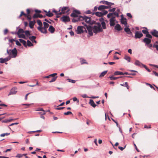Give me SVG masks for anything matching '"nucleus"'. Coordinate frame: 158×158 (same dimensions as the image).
<instances>
[{
    "mask_svg": "<svg viewBox=\"0 0 158 158\" xmlns=\"http://www.w3.org/2000/svg\"><path fill=\"white\" fill-rule=\"evenodd\" d=\"M17 35L19 38H22L25 39H27L31 35L29 31L27 30L25 31L21 28L19 29L17 33Z\"/></svg>",
    "mask_w": 158,
    "mask_h": 158,
    "instance_id": "obj_1",
    "label": "nucleus"
},
{
    "mask_svg": "<svg viewBox=\"0 0 158 158\" xmlns=\"http://www.w3.org/2000/svg\"><path fill=\"white\" fill-rule=\"evenodd\" d=\"M7 54L9 55V57L10 59L11 58H15L17 56V51L15 48H14L13 50L7 49L6 51Z\"/></svg>",
    "mask_w": 158,
    "mask_h": 158,
    "instance_id": "obj_2",
    "label": "nucleus"
},
{
    "mask_svg": "<svg viewBox=\"0 0 158 158\" xmlns=\"http://www.w3.org/2000/svg\"><path fill=\"white\" fill-rule=\"evenodd\" d=\"M44 27H37L38 30L40 31L42 33L46 34L47 32V29L49 25L48 23L46 22H43Z\"/></svg>",
    "mask_w": 158,
    "mask_h": 158,
    "instance_id": "obj_3",
    "label": "nucleus"
},
{
    "mask_svg": "<svg viewBox=\"0 0 158 158\" xmlns=\"http://www.w3.org/2000/svg\"><path fill=\"white\" fill-rule=\"evenodd\" d=\"M116 16L112 15L109 18H110V27H111L114 26L115 24L118 23V21L116 19Z\"/></svg>",
    "mask_w": 158,
    "mask_h": 158,
    "instance_id": "obj_4",
    "label": "nucleus"
},
{
    "mask_svg": "<svg viewBox=\"0 0 158 158\" xmlns=\"http://www.w3.org/2000/svg\"><path fill=\"white\" fill-rule=\"evenodd\" d=\"M120 12V10L119 9H118L114 13H110L107 15V17L109 18L112 15H114L117 17H119V13Z\"/></svg>",
    "mask_w": 158,
    "mask_h": 158,
    "instance_id": "obj_5",
    "label": "nucleus"
},
{
    "mask_svg": "<svg viewBox=\"0 0 158 158\" xmlns=\"http://www.w3.org/2000/svg\"><path fill=\"white\" fill-rule=\"evenodd\" d=\"M80 17L89 24H91L93 23L92 22L91 19L90 17L86 16H84V17L80 16Z\"/></svg>",
    "mask_w": 158,
    "mask_h": 158,
    "instance_id": "obj_6",
    "label": "nucleus"
},
{
    "mask_svg": "<svg viewBox=\"0 0 158 158\" xmlns=\"http://www.w3.org/2000/svg\"><path fill=\"white\" fill-rule=\"evenodd\" d=\"M82 24L84 25L86 27V28L88 31L89 34L90 35H92L93 34L92 31L93 30V27H92L89 25H87L85 24L84 22H82Z\"/></svg>",
    "mask_w": 158,
    "mask_h": 158,
    "instance_id": "obj_7",
    "label": "nucleus"
},
{
    "mask_svg": "<svg viewBox=\"0 0 158 158\" xmlns=\"http://www.w3.org/2000/svg\"><path fill=\"white\" fill-rule=\"evenodd\" d=\"M93 31L94 33H97L99 32H101L102 31L100 26H94L93 27Z\"/></svg>",
    "mask_w": 158,
    "mask_h": 158,
    "instance_id": "obj_8",
    "label": "nucleus"
},
{
    "mask_svg": "<svg viewBox=\"0 0 158 158\" xmlns=\"http://www.w3.org/2000/svg\"><path fill=\"white\" fill-rule=\"evenodd\" d=\"M83 29L86 31V32H87L85 27L82 26H78L77 28V33L80 34L82 33H83Z\"/></svg>",
    "mask_w": 158,
    "mask_h": 158,
    "instance_id": "obj_9",
    "label": "nucleus"
},
{
    "mask_svg": "<svg viewBox=\"0 0 158 158\" xmlns=\"http://www.w3.org/2000/svg\"><path fill=\"white\" fill-rule=\"evenodd\" d=\"M100 3L101 4H102L105 5H108L107 6H109L110 7V8H111V6L112 5H114V3H112L111 2H109L107 1L103 0L101 1L100 2Z\"/></svg>",
    "mask_w": 158,
    "mask_h": 158,
    "instance_id": "obj_10",
    "label": "nucleus"
},
{
    "mask_svg": "<svg viewBox=\"0 0 158 158\" xmlns=\"http://www.w3.org/2000/svg\"><path fill=\"white\" fill-rule=\"evenodd\" d=\"M60 19L64 23H66L70 21L69 17L67 15H63L61 17Z\"/></svg>",
    "mask_w": 158,
    "mask_h": 158,
    "instance_id": "obj_11",
    "label": "nucleus"
},
{
    "mask_svg": "<svg viewBox=\"0 0 158 158\" xmlns=\"http://www.w3.org/2000/svg\"><path fill=\"white\" fill-rule=\"evenodd\" d=\"M143 36V35L140 31H136L135 32V38L136 39L140 38Z\"/></svg>",
    "mask_w": 158,
    "mask_h": 158,
    "instance_id": "obj_12",
    "label": "nucleus"
},
{
    "mask_svg": "<svg viewBox=\"0 0 158 158\" xmlns=\"http://www.w3.org/2000/svg\"><path fill=\"white\" fill-rule=\"evenodd\" d=\"M17 88L16 87H14L12 88L11 89L8 95L9 96L12 94H16L17 92Z\"/></svg>",
    "mask_w": 158,
    "mask_h": 158,
    "instance_id": "obj_13",
    "label": "nucleus"
},
{
    "mask_svg": "<svg viewBox=\"0 0 158 158\" xmlns=\"http://www.w3.org/2000/svg\"><path fill=\"white\" fill-rule=\"evenodd\" d=\"M109 8H110V7L109 6H106L103 5H101L100 6L98 7V10H99L101 11L104 10H105Z\"/></svg>",
    "mask_w": 158,
    "mask_h": 158,
    "instance_id": "obj_14",
    "label": "nucleus"
},
{
    "mask_svg": "<svg viewBox=\"0 0 158 158\" xmlns=\"http://www.w3.org/2000/svg\"><path fill=\"white\" fill-rule=\"evenodd\" d=\"M121 22L122 24L124 25L125 26H127V19L126 18H124L123 15H121Z\"/></svg>",
    "mask_w": 158,
    "mask_h": 158,
    "instance_id": "obj_15",
    "label": "nucleus"
},
{
    "mask_svg": "<svg viewBox=\"0 0 158 158\" xmlns=\"http://www.w3.org/2000/svg\"><path fill=\"white\" fill-rule=\"evenodd\" d=\"M10 59L9 57L6 58H0V62L1 63H3L7 61H8L10 60Z\"/></svg>",
    "mask_w": 158,
    "mask_h": 158,
    "instance_id": "obj_16",
    "label": "nucleus"
},
{
    "mask_svg": "<svg viewBox=\"0 0 158 158\" xmlns=\"http://www.w3.org/2000/svg\"><path fill=\"white\" fill-rule=\"evenodd\" d=\"M134 64L140 67H141V66H143V64L138 60H135Z\"/></svg>",
    "mask_w": 158,
    "mask_h": 158,
    "instance_id": "obj_17",
    "label": "nucleus"
},
{
    "mask_svg": "<svg viewBox=\"0 0 158 158\" xmlns=\"http://www.w3.org/2000/svg\"><path fill=\"white\" fill-rule=\"evenodd\" d=\"M114 29L118 31H119L122 30L120 25L118 24H117L114 27Z\"/></svg>",
    "mask_w": 158,
    "mask_h": 158,
    "instance_id": "obj_18",
    "label": "nucleus"
},
{
    "mask_svg": "<svg viewBox=\"0 0 158 158\" xmlns=\"http://www.w3.org/2000/svg\"><path fill=\"white\" fill-rule=\"evenodd\" d=\"M143 42L147 44H149L151 42V40L148 38H145L143 40Z\"/></svg>",
    "mask_w": 158,
    "mask_h": 158,
    "instance_id": "obj_19",
    "label": "nucleus"
},
{
    "mask_svg": "<svg viewBox=\"0 0 158 158\" xmlns=\"http://www.w3.org/2000/svg\"><path fill=\"white\" fill-rule=\"evenodd\" d=\"M151 33L153 36L157 37H158V31L156 30H154L151 32Z\"/></svg>",
    "mask_w": 158,
    "mask_h": 158,
    "instance_id": "obj_20",
    "label": "nucleus"
},
{
    "mask_svg": "<svg viewBox=\"0 0 158 158\" xmlns=\"http://www.w3.org/2000/svg\"><path fill=\"white\" fill-rule=\"evenodd\" d=\"M69 10L67 7H65L62 8L61 9V11L62 13H64L69 11Z\"/></svg>",
    "mask_w": 158,
    "mask_h": 158,
    "instance_id": "obj_21",
    "label": "nucleus"
},
{
    "mask_svg": "<svg viewBox=\"0 0 158 158\" xmlns=\"http://www.w3.org/2000/svg\"><path fill=\"white\" fill-rule=\"evenodd\" d=\"M89 103L91 106L94 108H95L97 106V105L95 103L94 101L92 99H90L89 100Z\"/></svg>",
    "mask_w": 158,
    "mask_h": 158,
    "instance_id": "obj_22",
    "label": "nucleus"
},
{
    "mask_svg": "<svg viewBox=\"0 0 158 158\" xmlns=\"http://www.w3.org/2000/svg\"><path fill=\"white\" fill-rule=\"evenodd\" d=\"M48 30L51 33H53L55 31V28L52 26H50Z\"/></svg>",
    "mask_w": 158,
    "mask_h": 158,
    "instance_id": "obj_23",
    "label": "nucleus"
},
{
    "mask_svg": "<svg viewBox=\"0 0 158 158\" xmlns=\"http://www.w3.org/2000/svg\"><path fill=\"white\" fill-rule=\"evenodd\" d=\"M19 40L20 42L21 43L23 44L25 47H27V43L25 40L21 39H19Z\"/></svg>",
    "mask_w": 158,
    "mask_h": 158,
    "instance_id": "obj_24",
    "label": "nucleus"
},
{
    "mask_svg": "<svg viewBox=\"0 0 158 158\" xmlns=\"http://www.w3.org/2000/svg\"><path fill=\"white\" fill-rule=\"evenodd\" d=\"M124 31L128 34H130L131 33L130 29L128 27H125Z\"/></svg>",
    "mask_w": 158,
    "mask_h": 158,
    "instance_id": "obj_25",
    "label": "nucleus"
},
{
    "mask_svg": "<svg viewBox=\"0 0 158 158\" xmlns=\"http://www.w3.org/2000/svg\"><path fill=\"white\" fill-rule=\"evenodd\" d=\"M114 74V75H123V73L121 72L117 71L115 72Z\"/></svg>",
    "mask_w": 158,
    "mask_h": 158,
    "instance_id": "obj_26",
    "label": "nucleus"
},
{
    "mask_svg": "<svg viewBox=\"0 0 158 158\" xmlns=\"http://www.w3.org/2000/svg\"><path fill=\"white\" fill-rule=\"evenodd\" d=\"M29 40L32 41V43H33V41L35 39L36 37L34 36H29Z\"/></svg>",
    "mask_w": 158,
    "mask_h": 158,
    "instance_id": "obj_27",
    "label": "nucleus"
},
{
    "mask_svg": "<svg viewBox=\"0 0 158 158\" xmlns=\"http://www.w3.org/2000/svg\"><path fill=\"white\" fill-rule=\"evenodd\" d=\"M37 24L39 25V26L38 27H42L43 26V24L41 22V21L40 20H38L37 21Z\"/></svg>",
    "mask_w": 158,
    "mask_h": 158,
    "instance_id": "obj_28",
    "label": "nucleus"
},
{
    "mask_svg": "<svg viewBox=\"0 0 158 158\" xmlns=\"http://www.w3.org/2000/svg\"><path fill=\"white\" fill-rule=\"evenodd\" d=\"M27 46L28 47H31L33 46V44L30 40H27Z\"/></svg>",
    "mask_w": 158,
    "mask_h": 158,
    "instance_id": "obj_29",
    "label": "nucleus"
},
{
    "mask_svg": "<svg viewBox=\"0 0 158 158\" xmlns=\"http://www.w3.org/2000/svg\"><path fill=\"white\" fill-rule=\"evenodd\" d=\"M95 15L97 16L100 17L102 16V13L99 12H97L95 13Z\"/></svg>",
    "mask_w": 158,
    "mask_h": 158,
    "instance_id": "obj_30",
    "label": "nucleus"
},
{
    "mask_svg": "<svg viewBox=\"0 0 158 158\" xmlns=\"http://www.w3.org/2000/svg\"><path fill=\"white\" fill-rule=\"evenodd\" d=\"M124 59L125 60L127 61L128 62H130L131 58L129 56H128L127 55H125L124 56Z\"/></svg>",
    "mask_w": 158,
    "mask_h": 158,
    "instance_id": "obj_31",
    "label": "nucleus"
},
{
    "mask_svg": "<svg viewBox=\"0 0 158 158\" xmlns=\"http://www.w3.org/2000/svg\"><path fill=\"white\" fill-rule=\"evenodd\" d=\"M81 19V17H80V16L77 19H73L72 21L73 22H76L79 21Z\"/></svg>",
    "mask_w": 158,
    "mask_h": 158,
    "instance_id": "obj_32",
    "label": "nucleus"
},
{
    "mask_svg": "<svg viewBox=\"0 0 158 158\" xmlns=\"http://www.w3.org/2000/svg\"><path fill=\"white\" fill-rule=\"evenodd\" d=\"M46 15L48 17H50L52 16L53 14L52 13L50 12L49 11L46 14Z\"/></svg>",
    "mask_w": 158,
    "mask_h": 158,
    "instance_id": "obj_33",
    "label": "nucleus"
},
{
    "mask_svg": "<svg viewBox=\"0 0 158 158\" xmlns=\"http://www.w3.org/2000/svg\"><path fill=\"white\" fill-rule=\"evenodd\" d=\"M74 13L77 14L78 15L80 14L79 11L78 10H74L73 12L72 13V15H73Z\"/></svg>",
    "mask_w": 158,
    "mask_h": 158,
    "instance_id": "obj_34",
    "label": "nucleus"
},
{
    "mask_svg": "<svg viewBox=\"0 0 158 158\" xmlns=\"http://www.w3.org/2000/svg\"><path fill=\"white\" fill-rule=\"evenodd\" d=\"M101 25L102 26V27L103 29H105L106 28V24L105 22L103 21L102 22Z\"/></svg>",
    "mask_w": 158,
    "mask_h": 158,
    "instance_id": "obj_35",
    "label": "nucleus"
},
{
    "mask_svg": "<svg viewBox=\"0 0 158 158\" xmlns=\"http://www.w3.org/2000/svg\"><path fill=\"white\" fill-rule=\"evenodd\" d=\"M107 71H104L102 72L99 76V77H101L104 76L107 73Z\"/></svg>",
    "mask_w": 158,
    "mask_h": 158,
    "instance_id": "obj_36",
    "label": "nucleus"
},
{
    "mask_svg": "<svg viewBox=\"0 0 158 158\" xmlns=\"http://www.w3.org/2000/svg\"><path fill=\"white\" fill-rule=\"evenodd\" d=\"M80 62L81 64H87L86 61V60L83 59H80Z\"/></svg>",
    "mask_w": 158,
    "mask_h": 158,
    "instance_id": "obj_37",
    "label": "nucleus"
},
{
    "mask_svg": "<svg viewBox=\"0 0 158 158\" xmlns=\"http://www.w3.org/2000/svg\"><path fill=\"white\" fill-rule=\"evenodd\" d=\"M116 10V8H113L111 9H110L108 10V11L110 12H112V13H114V12H115Z\"/></svg>",
    "mask_w": 158,
    "mask_h": 158,
    "instance_id": "obj_38",
    "label": "nucleus"
},
{
    "mask_svg": "<svg viewBox=\"0 0 158 158\" xmlns=\"http://www.w3.org/2000/svg\"><path fill=\"white\" fill-rule=\"evenodd\" d=\"M109 78H110L111 80H115L119 78V77H114L113 76H111L109 77Z\"/></svg>",
    "mask_w": 158,
    "mask_h": 158,
    "instance_id": "obj_39",
    "label": "nucleus"
},
{
    "mask_svg": "<svg viewBox=\"0 0 158 158\" xmlns=\"http://www.w3.org/2000/svg\"><path fill=\"white\" fill-rule=\"evenodd\" d=\"M67 80H68L69 82H71L73 83H75L76 81L75 80L71 79H68Z\"/></svg>",
    "mask_w": 158,
    "mask_h": 158,
    "instance_id": "obj_40",
    "label": "nucleus"
},
{
    "mask_svg": "<svg viewBox=\"0 0 158 158\" xmlns=\"http://www.w3.org/2000/svg\"><path fill=\"white\" fill-rule=\"evenodd\" d=\"M57 78V77H53L52 79L49 81V82L51 83L55 81Z\"/></svg>",
    "mask_w": 158,
    "mask_h": 158,
    "instance_id": "obj_41",
    "label": "nucleus"
},
{
    "mask_svg": "<svg viewBox=\"0 0 158 158\" xmlns=\"http://www.w3.org/2000/svg\"><path fill=\"white\" fill-rule=\"evenodd\" d=\"M146 36L148 38L150 39L152 38V36L149 34V32L146 34Z\"/></svg>",
    "mask_w": 158,
    "mask_h": 158,
    "instance_id": "obj_42",
    "label": "nucleus"
},
{
    "mask_svg": "<svg viewBox=\"0 0 158 158\" xmlns=\"http://www.w3.org/2000/svg\"><path fill=\"white\" fill-rule=\"evenodd\" d=\"M101 12L102 13V16H103L107 14L108 12L107 11L104 10Z\"/></svg>",
    "mask_w": 158,
    "mask_h": 158,
    "instance_id": "obj_43",
    "label": "nucleus"
},
{
    "mask_svg": "<svg viewBox=\"0 0 158 158\" xmlns=\"http://www.w3.org/2000/svg\"><path fill=\"white\" fill-rule=\"evenodd\" d=\"M34 25V23L32 22H30L29 23V27H30L32 28L33 27V26Z\"/></svg>",
    "mask_w": 158,
    "mask_h": 158,
    "instance_id": "obj_44",
    "label": "nucleus"
},
{
    "mask_svg": "<svg viewBox=\"0 0 158 158\" xmlns=\"http://www.w3.org/2000/svg\"><path fill=\"white\" fill-rule=\"evenodd\" d=\"M81 96L83 98H90V97L88 96L85 94H82Z\"/></svg>",
    "mask_w": 158,
    "mask_h": 158,
    "instance_id": "obj_45",
    "label": "nucleus"
},
{
    "mask_svg": "<svg viewBox=\"0 0 158 158\" xmlns=\"http://www.w3.org/2000/svg\"><path fill=\"white\" fill-rule=\"evenodd\" d=\"M23 156V155H22V154H18L16 156V157H17V158H21Z\"/></svg>",
    "mask_w": 158,
    "mask_h": 158,
    "instance_id": "obj_46",
    "label": "nucleus"
},
{
    "mask_svg": "<svg viewBox=\"0 0 158 158\" xmlns=\"http://www.w3.org/2000/svg\"><path fill=\"white\" fill-rule=\"evenodd\" d=\"M22 15H24L26 16H27V15L24 14V13L22 11L21 12V14H20V15L19 16V18H20Z\"/></svg>",
    "mask_w": 158,
    "mask_h": 158,
    "instance_id": "obj_47",
    "label": "nucleus"
},
{
    "mask_svg": "<svg viewBox=\"0 0 158 158\" xmlns=\"http://www.w3.org/2000/svg\"><path fill=\"white\" fill-rule=\"evenodd\" d=\"M37 110L38 111H43V112L42 113V114H45V111H44L43 110L42 108H39L38 110Z\"/></svg>",
    "mask_w": 158,
    "mask_h": 158,
    "instance_id": "obj_48",
    "label": "nucleus"
},
{
    "mask_svg": "<svg viewBox=\"0 0 158 158\" xmlns=\"http://www.w3.org/2000/svg\"><path fill=\"white\" fill-rule=\"evenodd\" d=\"M73 100L74 102L77 101V102H79V100L76 97H74L73 98Z\"/></svg>",
    "mask_w": 158,
    "mask_h": 158,
    "instance_id": "obj_49",
    "label": "nucleus"
},
{
    "mask_svg": "<svg viewBox=\"0 0 158 158\" xmlns=\"http://www.w3.org/2000/svg\"><path fill=\"white\" fill-rule=\"evenodd\" d=\"M15 42H16V44L17 45L19 46H21V44L18 40H15Z\"/></svg>",
    "mask_w": 158,
    "mask_h": 158,
    "instance_id": "obj_50",
    "label": "nucleus"
},
{
    "mask_svg": "<svg viewBox=\"0 0 158 158\" xmlns=\"http://www.w3.org/2000/svg\"><path fill=\"white\" fill-rule=\"evenodd\" d=\"M72 114V113L70 111H68L64 113V114L65 115H68L70 114Z\"/></svg>",
    "mask_w": 158,
    "mask_h": 158,
    "instance_id": "obj_51",
    "label": "nucleus"
},
{
    "mask_svg": "<svg viewBox=\"0 0 158 158\" xmlns=\"http://www.w3.org/2000/svg\"><path fill=\"white\" fill-rule=\"evenodd\" d=\"M126 147V145H125L124 147L119 146L118 147V148L121 151H123L125 148Z\"/></svg>",
    "mask_w": 158,
    "mask_h": 158,
    "instance_id": "obj_52",
    "label": "nucleus"
},
{
    "mask_svg": "<svg viewBox=\"0 0 158 158\" xmlns=\"http://www.w3.org/2000/svg\"><path fill=\"white\" fill-rule=\"evenodd\" d=\"M9 41L10 43H12L13 42L15 41V40L14 39H9Z\"/></svg>",
    "mask_w": 158,
    "mask_h": 158,
    "instance_id": "obj_53",
    "label": "nucleus"
},
{
    "mask_svg": "<svg viewBox=\"0 0 158 158\" xmlns=\"http://www.w3.org/2000/svg\"><path fill=\"white\" fill-rule=\"evenodd\" d=\"M71 16L74 17H78V15L77 14L74 13L73 15H72V13L71 15Z\"/></svg>",
    "mask_w": 158,
    "mask_h": 158,
    "instance_id": "obj_54",
    "label": "nucleus"
},
{
    "mask_svg": "<svg viewBox=\"0 0 158 158\" xmlns=\"http://www.w3.org/2000/svg\"><path fill=\"white\" fill-rule=\"evenodd\" d=\"M142 31L144 34H146L148 32V31L146 30H143Z\"/></svg>",
    "mask_w": 158,
    "mask_h": 158,
    "instance_id": "obj_55",
    "label": "nucleus"
},
{
    "mask_svg": "<svg viewBox=\"0 0 158 158\" xmlns=\"http://www.w3.org/2000/svg\"><path fill=\"white\" fill-rule=\"evenodd\" d=\"M127 16L130 18H132V16L131 15V14L130 13H127Z\"/></svg>",
    "mask_w": 158,
    "mask_h": 158,
    "instance_id": "obj_56",
    "label": "nucleus"
},
{
    "mask_svg": "<svg viewBox=\"0 0 158 158\" xmlns=\"http://www.w3.org/2000/svg\"><path fill=\"white\" fill-rule=\"evenodd\" d=\"M94 142L95 143V145L96 146H98V143H97V139H94Z\"/></svg>",
    "mask_w": 158,
    "mask_h": 158,
    "instance_id": "obj_57",
    "label": "nucleus"
},
{
    "mask_svg": "<svg viewBox=\"0 0 158 158\" xmlns=\"http://www.w3.org/2000/svg\"><path fill=\"white\" fill-rule=\"evenodd\" d=\"M57 73H53V74L50 75L49 76H50V77H53L54 76L56 75H57Z\"/></svg>",
    "mask_w": 158,
    "mask_h": 158,
    "instance_id": "obj_58",
    "label": "nucleus"
},
{
    "mask_svg": "<svg viewBox=\"0 0 158 158\" xmlns=\"http://www.w3.org/2000/svg\"><path fill=\"white\" fill-rule=\"evenodd\" d=\"M125 86L128 89H129V86L128 85L127 82H125Z\"/></svg>",
    "mask_w": 158,
    "mask_h": 158,
    "instance_id": "obj_59",
    "label": "nucleus"
},
{
    "mask_svg": "<svg viewBox=\"0 0 158 158\" xmlns=\"http://www.w3.org/2000/svg\"><path fill=\"white\" fill-rule=\"evenodd\" d=\"M33 17L34 18H36L38 17V15L35 14L33 15Z\"/></svg>",
    "mask_w": 158,
    "mask_h": 158,
    "instance_id": "obj_60",
    "label": "nucleus"
},
{
    "mask_svg": "<svg viewBox=\"0 0 158 158\" xmlns=\"http://www.w3.org/2000/svg\"><path fill=\"white\" fill-rule=\"evenodd\" d=\"M2 123H7L8 122V121L7 119H5L4 120H3L2 121Z\"/></svg>",
    "mask_w": 158,
    "mask_h": 158,
    "instance_id": "obj_61",
    "label": "nucleus"
},
{
    "mask_svg": "<svg viewBox=\"0 0 158 158\" xmlns=\"http://www.w3.org/2000/svg\"><path fill=\"white\" fill-rule=\"evenodd\" d=\"M8 31V30L7 29H6L4 31V34H6Z\"/></svg>",
    "mask_w": 158,
    "mask_h": 158,
    "instance_id": "obj_62",
    "label": "nucleus"
},
{
    "mask_svg": "<svg viewBox=\"0 0 158 158\" xmlns=\"http://www.w3.org/2000/svg\"><path fill=\"white\" fill-rule=\"evenodd\" d=\"M154 47L156 48L157 50L158 51V45H154Z\"/></svg>",
    "mask_w": 158,
    "mask_h": 158,
    "instance_id": "obj_63",
    "label": "nucleus"
},
{
    "mask_svg": "<svg viewBox=\"0 0 158 158\" xmlns=\"http://www.w3.org/2000/svg\"><path fill=\"white\" fill-rule=\"evenodd\" d=\"M153 73H154V74L156 76H158V73L156 72L155 71H153Z\"/></svg>",
    "mask_w": 158,
    "mask_h": 158,
    "instance_id": "obj_64",
    "label": "nucleus"
}]
</instances>
